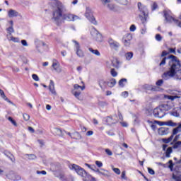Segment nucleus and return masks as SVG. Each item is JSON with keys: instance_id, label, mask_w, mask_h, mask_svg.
Returning <instances> with one entry per match:
<instances>
[{"instance_id": "nucleus-4", "label": "nucleus", "mask_w": 181, "mask_h": 181, "mask_svg": "<svg viewBox=\"0 0 181 181\" xmlns=\"http://www.w3.org/2000/svg\"><path fill=\"white\" fill-rule=\"evenodd\" d=\"M168 105H160L153 110V115L156 118H163V117L166 115V111H168Z\"/></svg>"}, {"instance_id": "nucleus-28", "label": "nucleus", "mask_w": 181, "mask_h": 181, "mask_svg": "<svg viewBox=\"0 0 181 181\" xmlns=\"http://www.w3.org/2000/svg\"><path fill=\"white\" fill-rule=\"evenodd\" d=\"M115 84H117V80H115V78H112L110 80V81L107 82L108 87H110L111 88L115 87Z\"/></svg>"}, {"instance_id": "nucleus-41", "label": "nucleus", "mask_w": 181, "mask_h": 181, "mask_svg": "<svg viewBox=\"0 0 181 181\" xmlns=\"http://www.w3.org/2000/svg\"><path fill=\"white\" fill-rule=\"evenodd\" d=\"M158 4H156V2H154L152 5H151V11H156V9H158Z\"/></svg>"}, {"instance_id": "nucleus-64", "label": "nucleus", "mask_w": 181, "mask_h": 181, "mask_svg": "<svg viewBox=\"0 0 181 181\" xmlns=\"http://www.w3.org/2000/svg\"><path fill=\"white\" fill-rule=\"evenodd\" d=\"M122 97H124V98H127V97H128V92L127 91L122 92Z\"/></svg>"}, {"instance_id": "nucleus-24", "label": "nucleus", "mask_w": 181, "mask_h": 181, "mask_svg": "<svg viewBox=\"0 0 181 181\" xmlns=\"http://www.w3.org/2000/svg\"><path fill=\"white\" fill-rule=\"evenodd\" d=\"M108 82L104 81V79H100L98 81V84L100 87V88H102V90H105V88L107 87Z\"/></svg>"}, {"instance_id": "nucleus-20", "label": "nucleus", "mask_w": 181, "mask_h": 181, "mask_svg": "<svg viewBox=\"0 0 181 181\" xmlns=\"http://www.w3.org/2000/svg\"><path fill=\"white\" fill-rule=\"evenodd\" d=\"M164 17L165 18V21L167 22H169V23L175 22V23H177V25L179 23V21L177 20H175V18H173V17L169 16V14H168L166 13H164Z\"/></svg>"}, {"instance_id": "nucleus-14", "label": "nucleus", "mask_w": 181, "mask_h": 181, "mask_svg": "<svg viewBox=\"0 0 181 181\" xmlns=\"http://www.w3.org/2000/svg\"><path fill=\"white\" fill-rule=\"evenodd\" d=\"M172 56H175V55H169L168 57H165L162 59L160 63L159 64V66H165V64H166V61L168 60V64L169 66H170V62L172 60V59H173V57H170Z\"/></svg>"}, {"instance_id": "nucleus-57", "label": "nucleus", "mask_w": 181, "mask_h": 181, "mask_svg": "<svg viewBox=\"0 0 181 181\" xmlns=\"http://www.w3.org/2000/svg\"><path fill=\"white\" fill-rule=\"evenodd\" d=\"M95 165L98 167V168H103V163L100 161H95Z\"/></svg>"}, {"instance_id": "nucleus-58", "label": "nucleus", "mask_w": 181, "mask_h": 181, "mask_svg": "<svg viewBox=\"0 0 181 181\" xmlns=\"http://www.w3.org/2000/svg\"><path fill=\"white\" fill-rule=\"evenodd\" d=\"M173 179H174L175 181H181V178L178 176L175 175H173Z\"/></svg>"}, {"instance_id": "nucleus-44", "label": "nucleus", "mask_w": 181, "mask_h": 181, "mask_svg": "<svg viewBox=\"0 0 181 181\" xmlns=\"http://www.w3.org/2000/svg\"><path fill=\"white\" fill-rule=\"evenodd\" d=\"M126 173H127L125 171H122V175H121V178L124 179V180H128V178L127 177Z\"/></svg>"}, {"instance_id": "nucleus-56", "label": "nucleus", "mask_w": 181, "mask_h": 181, "mask_svg": "<svg viewBox=\"0 0 181 181\" xmlns=\"http://www.w3.org/2000/svg\"><path fill=\"white\" fill-rule=\"evenodd\" d=\"M118 117L119 121H123L124 120V117H122V114H121V112H119V110H118Z\"/></svg>"}, {"instance_id": "nucleus-25", "label": "nucleus", "mask_w": 181, "mask_h": 181, "mask_svg": "<svg viewBox=\"0 0 181 181\" xmlns=\"http://www.w3.org/2000/svg\"><path fill=\"white\" fill-rule=\"evenodd\" d=\"M52 68L57 73H62V69H60V64L57 62H53L52 64Z\"/></svg>"}, {"instance_id": "nucleus-39", "label": "nucleus", "mask_w": 181, "mask_h": 181, "mask_svg": "<svg viewBox=\"0 0 181 181\" xmlns=\"http://www.w3.org/2000/svg\"><path fill=\"white\" fill-rule=\"evenodd\" d=\"M110 74H111V76H112V77H117V76H118V73H117V71H115V69H111Z\"/></svg>"}, {"instance_id": "nucleus-43", "label": "nucleus", "mask_w": 181, "mask_h": 181, "mask_svg": "<svg viewBox=\"0 0 181 181\" xmlns=\"http://www.w3.org/2000/svg\"><path fill=\"white\" fill-rule=\"evenodd\" d=\"M120 5H124V6H127L128 5V0H119Z\"/></svg>"}, {"instance_id": "nucleus-13", "label": "nucleus", "mask_w": 181, "mask_h": 181, "mask_svg": "<svg viewBox=\"0 0 181 181\" xmlns=\"http://www.w3.org/2000/svg\"><path fill=\"white\" fill-rule=\"evenodd\" d=\"M109 45L111 49H114V50H118V47H119V43L117 41H114L112 39L109 40Z\"/></svg>"}, {"instance_id": "nucleus-18", "label": "nucleus", "mask_w": 181, "mask_h": 181, "mask_svg": "<svg viewBox=\"0 0 181 181\" xmlns=\"http://www.w3.org/2000/svg\"><path fill=\"white\" fill-rule=\"evenodd\" d=\"M107 8H108L112 12H118V6L115 5V4L109 3L107 5Z\"/></svg>"}, {"instance_id": "nucleus-42", "label": "nucleus", "mask_w": 181, "mask_h": 181, "mask_svg": "<svg viewBox=\"0 0 181 181\" xmlns=\"http://www.w3.org/2000/svg\"><path fill=\"white\" fill-rule=\"evenodd\" d=\"M72 94H74V95L76 97V98H78V97H80L81 92L72 90Z\"/></svg>"}, {"instance_id": "nucleus-52", "label": "nucleus", "mask_w": 181, "mask_h": 181, "mask_svg": "<svg viewBox=\"0 0 181 181\" xmlns=\"http://www.w3.org/2000/svg\"><path fill=\"white\" fill-rule=\"evenodd\" d=\"M179 139H180V134H177V135L175 136V138H174L173 142H177V141H179Z\"/></svg>"}, {"instance_id": "nucleus-61", "label": "nucleus", "mask_w": 181, "mask_h": 181, "mask_svg": "<svg viewBox=\"0 0 181 181\" xmlns=\"http://www.w3.org/2000/svg\"><path fill=\"white\" fill-rule=\"evenodd\" d=\"M170 53H173V54H176V49L175 48H170L169 49Z\"/></svg>"}, {"instance_id": "nucleus-22", "label": "nucleus", "mask_w": 181, "mask_h": 181, "mask_svg": "<svg viewBox=\"0 0 181 181\" xmlns=\"http://www.w3.org/2000/svg\"><path fill=\"white\" fill-rule=\"evenodd\" d=\"M159 135H168L169 134V128L168 127H161L158 129Z\"/></svg>"}, {"instance_id": "nucleus-31", "label": "nucleus", "mask_w": 181, "mask_h": 181, "mask_svg": "<svg viewBox=\"0 0 181 181\" xmlns=\"http://www.w3.org/2000/svg\"><path fill=\"white\" fill-rule=\"evenodd\" d=\"M173 152L172 147H168L165 151V157L170 158V154Z\"/></svg>"}, {"instance_id": "nucleus-50", "label": "nucleus", "mask_w": 181, "mask_h": 181, "mask_svg": "<svg viewBox=\"0 0 181 181\" xmlns=\"http://www.w3.org/2000/svg\"><path fill=\"white\" fill-rule=\"evenodd\" d=\"M32 77L35 80V81H39L40 80L39 76L37 74H33L32 75Z\"/></svg>"}, {"instance_id": "nucleus-54", "label": "nucleus", "mask_w": 181, "mask_h": 181, "mask_svg": "<svg viewBox=\"0 0 181 181\" xmlns=\"http://www.w3.org/2000/svg\"><path fill=\"white\" fill-rule=\"evenodd\" d=\"M156 40L158 42H160V40H162V36H160V34H156Z\"/></svg>"}, {"instance_id": "nucleus-3", "label": "nucleus", "mask_w": 181, "mask_h": 181, "mask_svg": "<svg viewBox=\"0 0 181 181\" xmlns=\"http://www.w3.org/2000/svg\"><path fill=\"white\" fill-rule=\"evenodd\" d=\"M69 168L71 170H75V172L81 177H83L84 181H95V178L88 174L87 172L84 170V169L79 165L76 164H72L69 165Z\"/></svg>"}, {"instance_id": "nucleus-27", "label": "nucleus", "mask_w": 181, "mask_h": 181, "mask_svg": "<svg viewBox=\"0 0 181 181\" xmlns=\"http://www.w3.org/2000/svg\"><path fill=\"white\" fill-rule=\"evenodd\" d=\"M53 132L54 135H57L58 136H63V131L59 128H54Z\"/></svg>"}, {"instance_id": "nucleus-59", "label": "nucleus", "mask_w": 181, "mask_h": 181, "mask_svg": "<svg viewBox=\"0 0 181 181\" xmlns=\"http://www.w3.org/2000/svg\"><path fill=\"white\" fill-rule=\"evenodd\" d=\"M148 173L150 175H154L155 174V170H153V169L151 168H148Z\"/></svg>"}, {"instance_id": "nucleus-6", "label": "nucleus", "mask_w": 181, "mask_h": 181, "mask_svg": "<svg viewBox=\"0 0 181 181\" xmlns=\"http://www.w3.org/2000/svg\"><path fill=\"white\" fill-rule=\"evenodd\" d=\"M85 16L90 22L93 25H97V21H95V18L93 14V11L90 8V7H86V10L85 12Z\"/></svg>"}, {"instance_id": "nucleus-63", "label": "nucleus", "mask_w": 181, "mask_h": 181, "mask_svg": "<svg viewBox=\"0 0 181 181\" xmlns=\"http://www.w3.org/2000/svg\"><path fill=\"white\" fill-rule=\"evenodd\" d=\"M21 45H23V46H28V42H26V40H22Z\"/></svg>"}, {"instance_id": "nucleus-7", "label": "nucleus", "mask_w": 181, "mask_h": 181, "mask_svg": "<svg viewBox=\"0 0 181 181\" xmlns=\"http://www.w3.org/2000/svg\"><path fill=\"white\" fill-rule=\"evenodd\" d=\"M90 35L96 42H103V35L95 28L91 29Z\"/></svg>"}, {"instance_id": "nucleus-45", "label": "nucleus", "mask_w": 181, "mask_h": 181, "mask_svg": "<svg viewBox=\"0 0 181 181\" xmlns=\"http://www.w3.org/2000/svg\"><path fill=\"white\" fill-rule=\"evenodd\" d=\"M8 121H11V124H13V125H14V127H16L18 125L16 124V122L15 120H13L12 117H8Z\"/></svg>"}, {"instance_id": "nucleus-49", "label": "nucleus", "mask_w": 181, "mask_h": 181, "mask_svg": "<svg viewBox=\"0 0 181 181\" xmlns=\"http://www.w3.org/2000/svg\"><path fill=\"white\" fill-rule=\"evenodd\" d=\"M105 152L107 153V155H108V156H112V151H111V150L109 148H106Z\"/></svg>"}, {"instance_id": "nucleus-29", "label": "nucleus", "mask_w": 181, "mask_h": 181, "mask_svg": "<svg viewBox=\"0 0 181 181\" xmlns=\"http://www.w3.org/2000/svg\"><path fill=\"white\" fill-rule=\"evenodd\" d=\"M0 94H1V98L5 100V101H7V103L12 104V102L11 100H9L8 98H6V95H5V93L4 92V90H0Z\"/></svg>"}, {"instance_id": "nucleus-62", "label": "nucleus", "mask_w": 181, "mask_h": 181, "mask_svg": "<svg viewBox=\"0 0 181 181\" xmlns=\"http://www.w3.org/2000/svg\"><path fill=\"white\" fill-rule=\"evenodd\" d=\"M168 54H169V52H168L166 51H163V52L161 54V57H165V56H168Z\"/></svg>"}, {"instance_id": "nucleus-51", "label": "nucleus", "mask_w": 181, "mask_h": 181, "mask_svg": "<svg viewBox=\"0 0 181 181\" xmlns=\"http://www.w3.org/2000/svg\"><path fill=\"white\" fill-rule=\"evenodd\" d=\"M156 86H158V87H160V86H162V84H163V80L160 79L158 80L156 83Z\"/></svg>"}, {"instance_id": "nucleus-37", "label": "nucleus", "mask_w": 181, "mask_h": 181, "mask_svg": "<svg viewBox=\"0 0 181 181\" xmlns=\"http://www.w3.org/2000/svg\"><path fill=\"white\" fill-rule=\"evenodd\" d=\"M74 90H78V88H81V91H83L85 88H86V86H79L78 84H75L74 86Z\"/></svg>"}, {"instance_id": "nucleus-15", "label": "nucleus", "mask_w": 181, "mask_h": 181, "mask_svg": "<svg viewBox=\"0 0 181 181\" xmlns=\"http://www.w3.org/2000/svg\"><path fill=\"white\" fill-rule=\"evenodd\" d=\"M137 6L139 12L143 13V15H145V13H146V11H148V8L146 7V6L143 5L142 3L139 2L137 4Z\"/></svg>"}, {"instance_id": "nucleus-30", "label": "nucleus", "mask_w": 181, "mask_h": 181, "mask_svg": "<svg viewBox=\"0 0 181 181\" xmlns=\"http://www.w3.org/2000/svg\"><path fill=\"white\" fill-rule=\"evenodd\" d=\"M88 50L89 52H90V53H93V54H95V56H101V53H100V51H98V49L89 48Z\"/></svg>"}, {"instance_id": "nucleus-5", "label": "nucleus", "mask_w": 181, "mask_h": 181, "mask_svg": "<svg viewBox=\"0 0 181 181\" xmlns=\"http://www.w3.org/2000/svg\"><path fill=\"white\" fill-rule=\"evenodd\" d=\"M179 132H181V122L178 124V126L177 127L173 129L172 135L169 138H165L162 139L163 142L164 144H169V142H172L175 135H177Z\"/></svg>"}, {"instance_id": "nucleus-12", "label": "nucleus", "mask_w": 181, "mask_h": 181, "mask_svg": "<svg viewBox=\"0 0 181 181\" xmlns=\"http://www.w3.org/2000/svg\"><path fill=\"white\" fill-rule=\"evenodd\" d=\"M6 176L8 177V179H10V180L15 181L21 179V177L17 175L13 171H10L9 173H8Z\"/></svg>"}, {"instance_id": "nucleus-16", "label": "nucleus", "mask_w": 181, "mask_h": 181, "mask_svg": "<svg viewBox=\"0 0 181 181\" xmlns=\"http://www.w3.org/2000/svg\"><path fill=\"white\" fill-rule=\"evenodd\" d=\"M4 155H5V156H6V158H8L13 163H15V161L16 160L15 159V156H13V154H12L11 152H9L8 151H4Z\"/></svg>"}, {"instance_id": "nucleus-53", "label": "nucleus", "mask_w": 181, "mask_h": 181, "mask_svg": "<svg viewBox=\"0 0 181 181\" xmlns=\"http://www.w3.org/2000/svg\"><path fill=\"white\" fill-rule=\"evenodd\" d=\"M102 4L104 6L107 5V4L108 5V4H111V0H102Z\"/></svg>"}, {"instance_id": "nucleus-19", "label": "nucleus", "mask_w": 181, "mask_h": 181, "mask_svg": "<svg viewBox=\"0 0 181 181\" xmlns=\"http://www.w3.org/2000/svg\"><path fill=\"white\" fill-rule=\"evenodd\" d=\"M8 18H16L19 16V12L13 9H10L8 12Z\"/></svg>"}, {"instance_id": "nucleus-1", "label": "nucleus", "mask_w": 181, "mask_h": 181, "mask_svg": "<svg viewBox=\"0 0 181 181\" xmlns=\"http://www.w3.org/2000/svg\"><path fill=\"white\" fill-rule=\"evenodd\" d=\"M54 4L56 6V9L53 11V17L52 19L54 21L56 25L57 26H60L62 23H64V22H74V21H77V19H80V17L72 14L71 13H63V12H66V6L63 5V3L59 1L54 0Z\"/></svg>"}, {"instance_id": "nucleus-17", "label": "nucleus", "mask_w": 181, "mask_h": 181, "mask_svg": "<svg viewBox=\"0 0 181 181\" xmlns=\"http://www.w3.org/2000/svg\"><path fill=\"white\" fill-rule=\"evenodd\" d=\"M49 90L53 95H57V93H56V90L54 89V82L53 80H50L49 81Z\"/></svg>"}, {"instance_id": "nucleus-8", "label": "nucleus", "mask_w": 181, "mask_h": 181, "mask_svg": "<svg viewBox=\"0 0 181 181\" xmlns=\"http://www.w3.org/2000/svg\"><path fill=\"white\" fill-rule=\"evenodd\" d=\"M104 121L107 124V125H113V124H117L118 122V116H117V115L107 116L104 119Z\"/></svg>"}, {"instance_id": "nucleus-32", "label": "nucleus", "mask_w": 181, "mask_h": 181, "mask_svg": "<svg viewBox=\"0 0 181 181\" xmlns=\"http://www.w3.org/2000/svg\"><path fill=\"white\" fill-rule=\"evenodd\" d=\"M180 146H181V141H175L174 142L173 148V149H178V148H180Z\"/></svg>"}, {"instance_id": "nucleus-60", "label": "nucleus", "mask_w": 181, "mask_h": 181, "mask_svg": "<svg viewBox=\"0 0 181 181\" xmlns=\"http://www.w3.org/2000/svg\"><path fill=\"white\" fill-rule=\"evenodd\" d=\"M37 175H46V171L45 170H42V171H39V170H37Z\"/></svg>"}, {"instance_id": "nucleus-9", "label": "nucleus", "mask_w": 181, "mask_h": 181, "mask_svg": "<svg viewBox=\"0 0 181 181\" xmlns=\"http://www.w3.org/2000/svg\"><path fill=\"white\" fill-rule=\"evenodd\" d=\"M73 43L75 44L74 47H75V50H76V53L77 54L78 57H83L84 56V52H83V50H81V49L80 48V43H78V42H77L76 40H74Z\"/></svg>"}, {"instance_id": "nucleus-26", "label": "nucleus", "mask_w": 181, "mask_h": 181, "mask_svg": "<svg viewBox=\"0 0 181 181\" xmlns=\"http://www.w3.org/2000/svg\"><path fill=\"white\" fill-rule=\"evenodd\" d=\"M71 138H72V139L76 140L81 139V135L80 134V133L75 132L71 134Z\"/></svg>"}, {"instance_id": "nucleus-35", "label": "nucleus", "mask_w": 181, "mask_h": 181, "mask_svg": "<svg viewBox=\"0 0 181 181\" xmlns=\"http://www.w3.org/2000/svg\"><path fill=\"white\" fill-rule=\"evenodd\" d=\"M127 78H122L121 80L119 81V87H124V83H127Z\"/></svg>"}, {"instance_id": "nucleus-38", "label": "nucleus", "mask_w": 181, "mask_h": 181, "mask_svg": "<svg viewBox=\"0 0 181 181\" xmlns=\"http://www.w3.org/2000/svg\"><path fill=\"white\" fill-rule=\"evenodd\" d=\"M26 156H28V159H30V160H35L37 158L34 154H26Z\"/></svg>"}, {"instance_id": "nucleus-10", "label": "nucleus", "mask_w": 181, "mask_h": 181, "mask_svg": "<svg viewBox=\"0 0 181 181\" xmlns=\"http://www.w3.org/2000/svg\"><path fill=\"white\" fill-rule=\"evenodd\" d=\"M132 40V35L127 34L123 37L122 42L126 47L131 46V42Z\"/></svg>"}, {"instance_id": "nucleus-46", "label": "nucleus", "mask_w": 181, "mask_h": 181, "mask_svg": "<svg viewBox=\"0 0 181 181\" xmlns=\"http://www.w3.org/2000/svg\"><path fill=\"white\" fill-rule=\"evenodd\" d=\"M9 35H12V33H13L15 32V30H13V27L11 25V27H9L8 29H7Z\"/></svg>"}, {"instance_id": "nucleus-21", "label": "nucleus", "mask_w": 181, "mask_h": 181, "mask_svg": "<svg viewBox=\"0 0 181 181\" xmlns=\"http://www.w3.org/2000/svg\"><path fill=\"white\" fill-rule=\"evenodd\" d=\"M143 88H144V90H148L150 91H158V87L148 84L144 85Z\"/></svg>"}, {"instance_id": "nucleus-33", "label": "nucleus", "mask_w": 181, "mask_h": 181, "mask_svg": "<svg viewBox=\"0 0 181 181\" xmlns=\"http://www.w3.org/2000/svg\"><path fill=\"white\" fill-rule=\"evenodd\" d=\"M126 59L130 60L132 57H134V53L132 52H129L125 54Z\"/></svg>"}, {"instance_id": "nucleus-2", "label": "nucleus", "mask_w": 181, "mask_h": 181, "mask_svg": "<svg viewBox=\"0 0 181 181\" xmlns=\"http://www.w3.org/2000/svg\"><path fill=\"white\" fill-rule=\"evenodd\" d=\"M173 57L170 62V69L168 71L164 72L162 77L164 80H169L171 77L176 76L177 80H181V65L180 61L176 56H171Z\"/></svg>"}, {"instance_id": "nucleus-34", "label": "nucleus", "mask_w": 181, "mask_h": 181, "mask_svg": "<svg viewBox=\"0 0 181 181\" xmlns=\"http://www.w3.org/2000/svg\"><path fill=\"white\" fill-rule=\"evenodd\" d=\"M144 17H141V21L143 23V25L145 26V25H146V19L148 18V13H145V15H144Z\"/></svg>"}, {"instance_id": "nucleus-36", "label": "nucleus", "mask_w": 181, "mask_h": 181, "mask_svg": "<svg viewBox=\"0 0 181 181\" xmlns=\"http://www.w3.org/2000/svg\"><path fill=\"white\" fill-rule=\"evenodd\" d=\"M8 40H11V42H13L14 43H19L21 42V40H19L18 37H11Z\"/></svg>"}, {"instance_id": "nucleus-55", "label": "nucleus", "mask_w": 181, "mask_h": 181, "mask_svg": "<svg viewBox=\"0 0 181 181\" xmlns=\"http://www.w3.org/2000/svg\"><path fill=\"white\" fill-rule=\"evenodd\" d=\"M135 30H136V26L133 24L130 26V32H135Z\"/></svg>"}, {"instance_id": "nucleus-40", "label": "nucleus", "mask_w": 181, "mask_h": 181, "mask_svg": "<svg viewBox=\"0 0 181 181\" xmlns=\"http://www.w3.org/2000/svg\"><path fill=\"white\" fill-rule=\"evenodd\" d=\"M23 117L25 121H29V119H30V116L28 113H24Z\"/></svg>"}, {"instance_id": "nucleus-47", "label": "nucleus", "mask_w": 181, "mask_h": 181, "mask_svg": "<svg viewBox=\"0 0 181 181\" xmlns=\"http://www.w3.org/2000/svg\"><path fill=\"white\" fill-rule=\"evenodd\" d=\"M112 170L116 175H121V170L119 168H112Z\"/></svg>"}, {"instance_id": "nucleus-23", "label": "nucleus", "mask_w": 181, "mask_h": 181, "mask_svg": "<svg viewBox=\"0 0 181 181\" xmlns=\"http://www.w3.org/2000/svg\"><path fill=\"white\" fill-rule=\"evenodd\" d=\"M36 48L37 49V51L40 53L42 52V49H40V47H44V46H46V44L43 41H37L35 42Z\"/></svg>"}, {"instance_id": "nucleus-48", "label": "nucleus", "mask_w": 181, "mask_h": 181, "mask_svg": "<svg viewBox=\"0 0 181 181\" xmlns=\"http://www.w3.org/2000/svg\"><path fill=\"white\" fill-rule=\"evenodd\" d=\"M167 98L168 100H171V101H173V100H175L176 98H179V97L177 95H174V96L168 95Z\"/></svg>"}, {"instance_id": "nucleus-11", "label": "nucleus", "mask_w": 181, "mask_h": 181, "mask_svg": "<svg viewBox=\"0 0 181 181\" xmlns=\"http://www.w3.org/2000/svg\"><path fill=\"white\" fill-rule=\"evenodd\" d=\"M156 124H158L160 127H163V125H167V127H177V123L173 122L172 120L168 122H159L156 121Z\"/></svg>"}]
</instances>
